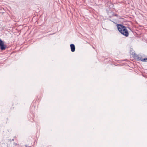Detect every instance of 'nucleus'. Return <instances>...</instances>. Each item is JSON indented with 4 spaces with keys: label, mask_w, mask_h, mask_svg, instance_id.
Wrapping results in <instances>:
<instances>
[{
    "label": "nucleus",
    "mask_w": 147,
    "mask_h": 147,
    "mask_svg": "<svg viewBox=\"0 0 147 147\" xmlns=\"http://www.w3.org/2000/svg\"><path fill=\"white\" fill-rule=\"evenodd\" d=\"M117 26L118 31L123 35L127 37L129 36V32L126 27L121 24H117Z\"/></svg>",
    "instance_id": "obj_1"
},
{
    "label": "nucleus",
    "mask_w": 147,
    "mask_h": 147,
    "mask_svg": "<svg viewBox=\"0 0 147 147\" xmlns=\"http://www.w3.org/2000/svg\"><path fill=\"white\" fill-rule=\"evenodd\" d=\"M0 49L2 50H4L6 48V47L4 45L3 41L0 38Z\"/></svg>",
    "instance_id": "obj_2"
},
{
    "label": "nucleus",
    "mask_w": 147,
    "mask_h": 147,
    "mask_svg": "<svg viewBox=\"0 0 147 147\" xmlns=\"http://www.w3.org/2000/svg\"><path fill=\"white\" fill-rule=\"evenodd\" d=\"M71 51L72 52H74L75 51V47L74 45L73 44H71L70 45Z\"/></svg>",
    "instance_id": "obj_3"
},
{
    "label": "nucleus",
    "mask_w": 147,
    "mask_h": 147,
    "mask_svg": "<svg viewBox=\"0 0 147 147\" xmlns=\"http://www.w3.org/2000/svg\"><path fill=\"white\" fill-rule=\"evenodd\" d=\"M136 58L137 59H138V60H140L142 59V57H139V56L137 55L136 57Z\"/></svg>",
    "instance_id": "obj_4"
},
{
    "label": "nucleus",
    "mask_w": 147,
    "mask_h": 147,
    "mask_svg": "<svg viewBox=\"0 0 147 147\" xmlns=\"http://www.w3.org/2000/svg\"><path fill=\"white\" fill-rule=\"evenodd\" d=\"M141 61H142L146 62L147 61V59L146 58H144V59H142L141 60Z\"/></svg>",
    "instance_id": "obj_5"
},
{
    "label": "nucleus",
    "mask_w": 147,
    "mask_h": 147,
    "mask_svg": "<svg viewBox=\"0 0 147 147\" xmlns=\"http://www.w3.org/2000/svg\"><path fill=\"white\" fill-rule=\"evenodd\" d=\"M14 144L15 145V146L17 145H18L17 143H14Z\"/></svg>",
    "instance_id": "obj_6"
},
{
    "label": "nucleus",
    "mask_w": 147,
    "mask_h": 147,
    "mask_svg": "<svg viewBox=\"0 0 147 147\" xmlns=\"http://www.w3.org/2000/svg\"><path fill=\"white\" fill-rule=\"evenodd\" d=\"M14 139H12V141H14Z\"/></svg>",
    "instance_id": "obj_7"
},
{
    "label": "nucleus",
    "mask_w": 147,
    "mask_h": 147,
    "mask_svg": "<svg viewBox=\"0 0 147 147\" xmlns=\"http://www.w3.org/2000/svg\"><path fill=\"white\" fill-rule=\"evenodd\" d=\"M146 59H147V58H146Z\"/></svg>",
    "instance_id": "obj_8"
}]
</instances>
